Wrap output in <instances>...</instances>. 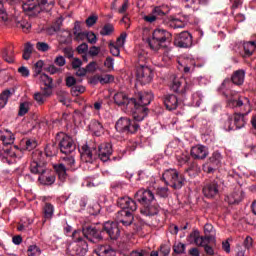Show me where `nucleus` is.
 <instances>
[{
  "instance_id": "obj_1",
  "label": "nucleus",
  "mask_w": 256,
  "mask_h": 256,
  "mask_svg": "<svg viewBox=\"0 0 256 256\" xmlns=\"http://www.w3.org/2000/svg\"><path fill=\"white\" fill-rule=\"evenodd\" d=\"M153 99L154 95L152 92H139L132 98H128L123 92H119L114 96V101L119 107L132 111V119L135 121H144L149 112L147 105H149Z\"/></svg>"
},
{
  "instance_id": "obj_2",
  "label": "nucleus",
  "mask_w": 256,
  "mask_h": 256,
  "mask_svg": "<svg viewBox=\"0 0 256 256\" xmlns=\"http://www.w3.org/2000/svg\"><path fill=\"white\" fill-rule=\"evenodd\" d=\"M120 234L121 231L116 222H105L104 224L96 225L85 224L83 226L84 237L93 243L103 240L105 235L111 240H117L120 237Z\"/></svg>"
},
{
  "instance_id": "obj_3",
  "label": "nucleus",
  "mask_w": 256,
  "mask_h": 256,
  "mask_svg": "<svg viewBox=\"0 0 256 256\" xmlns=\"http://www.w3.org/2000/svg\"><path fill=\"white\" fill-rule=\"evenodd\" d=\"M134 200L140 203V214L146 217H153L159 214L162 210L161 206L157 204L155 195L151 190L140 189L134 194Z\"/></svg>"
},
{
  "instance_id": "obj_4",
  "label": "nucleus",
  "mask_w": 256,
  "mask_h": 256,
  "mask_svg": "<svg viewBox=\"0 0 256 256\" xmlns=\"http://www.w3.org/2000/svg\"><path fill=\"white\" fill-rule=\"evenodd\" d=\"M30 172L35 175H40L38 180L41 184L45 186H51L55 184L56 177L55 175L45 176V172H47V160H45L43 153L38 152L37 160H34L30 164Z\"/></svg>"
},
{
  "instance_id": "obj_5",
  "label": "nucleus",
  "mask_w": 256,
  "mask_h": 256,
  "mask_svg": "<svg viewBox=\"0 0 256 256\" xmlns=\"http://www.w3.org/2000/svg\"><path fill=\"white\" fill-rule=\"evenodd\" d=\"M171 41V32L161 28L154 29L151 38H147L149 47L154 51H158L161 47H166L165 43H170Z\"/></svg>"
},
{
  "instance_id": "obj_6",
  "label": "nucleus",
  "mask_w": 256,
  "mask_h": 256,
  "mask_svg": "<svg viewBox=\"0 0 256 256\" xmlns=\"http://www.w3.org/2000/svg\"><path fill=\"white\" fill-rule=\"evenodd\" d=\"M162 180L165 185L170 186L175 190H180L185 184V177L176 169H168L162 175Z\"/></svg>"
},
{
  "instance_id": "obj_7",
  "label": "nucleus",
  "mask_w": 256,
  "mask_h": 256,
  "mask_svg": "<svg viewBox=\"0 0 256 256\" xmlns=\"http://www.w3.org/2000/svg\"><path fill=\"white\" fill-rule=\"evenodd\" d=\"M141 121H137L133 118L131 120L130 118L127 117H121L115 125L116 131L121 134H126V135H135L140 129V123Z\"/></svg>"
},
{
  "instance_id": "obj_8",
  "label": "nucleus",
  "mask_w": 256,
  "mask_h": 256,
  "mask_svg": "<svg viewBox=\"0 0 256 256\" xmlns=\"http://www.w3.org/2000/svg\"><path fill=\"white\" fill-rule=\"evenodd\" d=\"M56 141L60 152L66 156L72 155L76 151V144L72 137L65 134L64 132H58L56 134Z\"/></svg>"
},
{
  "instance_id": "obj_9",
  "label": "nucleus",
  "mask_w": 256,
  "mask_h": 256,
  "mask_svg": "<svg viewBox=\"0 0 256 256\" xmlns=\"http://www.w3.org/2000/svg\"><path fill=\"white\" fill-rule=\"evenodd\" d=\"M63 163L54 164L53 168L56 174L58 175V179L61 182H65L67 179V171L68 170H75V159L73 155H67L65 157H62Z\"/></svg>"
},
{
  "instance_id": "obj_10",
  "label": "nucleus",
  "mask_w": 256,
  "mask_h": 256,
  "mask_svg": "<svg viewBox=\"0 0 256 256\" xmlns=\"http://www.w3.org/2000/svg\"><path fill=\"white\" fill-rule=\"evenodd\" d=\"M192 88V80L186 77L174 78L170 85V89L181 96H184L186 92L192 90Z\"/></svg>"
},
{
  "instance_id": "obj_11",
  "label": "nucleus",
  "mask_w": 256,
  "mask_h": 256,
  "mask_svg": "<svg viewBox=\"0 0 256 256\" xmlns=\"http://www.w3.org/2000/svg\"><path fill=\"white\" fill-rule=\"evenodd\" d=\"M221 185H223V180L221 178H215L212 181L205 183L202 188V193L204 197L208 199H213L219 196Z\"/></svg>"
},
{
  "instance_id": "obj_12",
  "label": "nucleus",
  "mask_w": 256,
  "mask_h": 256,
  "mask_svg": "<svg viewBox=\"0 0 256 256\" xmlns=\"http://www.w3.org/2000/svg\"><path fill=\"white\" fill-rule=\"evenodd\" d=\"M250 110L246 113L235 112L234 116H229L226 122V127H228L229 131H235L236 129H243L247 123V115Z\"/></svg>"
},
{
  "instance_id": "obj_13",
  "label": "nucleus",
  "mask_w": 256,
  "mask_h": 256,
  "mask_svg": "<svg viewBox=\"0 0 256 256\" xmlns=\"http://www.w3.org/2000/svg\"><path fill=\"white\" fill-rule=\"evenodd\" d=\"M81 234H83V228L82 231L76 230L72 234V238L76 242V245L72 248V255L85 256L88 251V244L81 238Z\"/></svg>"
},
{
  "instance_id": "obj_14",
  "label": "nucleus",
  "mask_w": 256,
  "mask_h": 256,
  "mask_svg": "<svg viewBox=\"0 0 256 256\" xmlns=\"http://www.w3.org/2000/svg\"><path fill=\"white\" fill-rule=\"evenodd\" d=\"M221 160H223V156H221L219 151L213 152L212 156L203 165V171L207 174L215 173L221 167Z\"/></svg>"
},
{
  "instance_id": "obj_15",
  "label": "nucleus",
  "mask_w": 256,
  "mask_h": 256,
  "mask_svg": "<svg viewBox=\"0 0 256 256\" xmlns=\"http://www.w3.org/2000/svg\"><path fill=\"white\" fill-rule=\"evenodd\" d=\"M153 71L145 65L136 67V80L142 85H146L153 80Z\"/></svg>"
},
{
  "instance_id": "obj_16",
  "label": "nucleus",
  "mask_w": 256,
  "mask_h": 256,
  "mask_svg": "<svg viewBox=\"0 0 256 256\" xmlns=\"http://www.w3.org/2000/svg\"><path fill=\"white\" fill-rule=\"evenodd\" d=\"M193 44V37L188 31H182L176 34L174 38V45L179 48H189Z\"/></svg>"
},
{
  "instance_id": "obj_17",
  "label": "nucleus",
  "mask_w": 256,
  "mask_h": 256,
  "mask_svg": "<svg viewBox=\"0 0 256 256\" xmlns=\"http://www.w3.org/2000/svg\"><path fill=\"white\" fill-rule=\"evenodd\" d=\"M81 159L85 160L86 163H91L97 159V148L95 145L84 144L79 150Z\"/></svg>"
},
{
  "instance_id": "obj_18",
  "label": "nucleus",
  "mask_w": 256,
  "mask_h": 256,
  "mask_svg": "<svg viewBox=\"0 0 256 256\" xmlns=\"http://www.w3.org/2000/svg\"><path fill=\"white\" fill-rule=\"evenodd\" d=\"M112 153V145L110 143H103L97 149V158H100L102 162H107L111 160Z\"/></svg>"
},
{
  "instance_id": "obj_19",
  "label": "nucleus",
  "mask_w": 256,
  "mask_h": 256,
  "mask_svg": "<svg viewBox=\"0 0 256 256\" xmlns=\"http://www.w3.org/2000/svg\"><path fill=\"white\" fill-rule=\"evenodd\" d=\"M190 155L194 160H205L209 156V149L204 145L191 148Z\"/></svg>"
},
{
  "instance_id": "obj_20",
  "label": "nucleus",
  "mask_w": 256,
  "mask_h": 256,
  "mask_svg": "<svg viewBox=\"0 0 256 256\" xmlns=\"http://www.w3.org/2000/svg\"><path fill=\"white\" fill-rule=\"evenodd\" d=\"M117 204L120 208H122V210H126V211L130 210V211L134 212L138 208L135 200H132V198L129 196L119 197Z\"/></svg>"
},
{
  "instance_id": "obj_21",
  "label": "nucleus",
  "mask_w": 256,
  "mask_h": 256,
  "mask_svg": "<svg viewBox=\"0 0 256 256\" xmlns=\"http://www.w3.org/2000/svg\"><path fill=\"white\" fill-rule=\"evenodd\" d=\"M163 103L165 108L169 111L176 110L180 105L178 97L174 94L164 96Z\"/></svg>"
},
{
  "instance_id": "obj_22",
  "label": "nucleus",
  "mask_w": 256,
  "mask_h": 256,
  "mask_svg": "<svg viewBox=\"0 0 256 256\" xmlns=\"http://www.w3.org/2000/svg\"><path fill=\"white\" fill-rule=\"evenodd\" d=\"M27 11H35L41 13L44 11H49V1L48 0H37L34 4H28Z\"/></svg>"
},
{
  "instance_id": "obj_23",
  "label": "nucleus",
  "mask_w": 256,
  "mask_h": 256,
  "mask_svg": "<svg viewBox=\"0 0 256 256\" xmlns=\"http://www.w3.org/2000/svg\"><path fill=\"white\" fill-rule=\"evenodd\" d=\"M117 219L124 226H130L133 223L134 216L129 210H119Z\"/></svg>"
},
{
  "instance_id": "obj_24",
  "label": "nucleus",
  "mask_w": 256,
  "mask_h": 256,
  "mask_svg": "<svg viewBox=\"0 0 256 256\" xmlns=\"http://www.w3.org/2000/svg\"><path fill=\"white\" fill-rule=\"evenodd\" d=\"M40 79L46 87L44 90V95L49 96L52 93L51 88H53V79L46 74H41Z\"/></svg>"
},
{
  "instance_id": "obj_25",
  "label": "nucleus",
  "mask_w": 256,
  "mask_h": 256,
  "mask_svg": "<svg viewBox=\"0 0 256 256\" xmlns=\"http://www.w3.org/2000/svg\"><path fill=\"white\" fill-rule=\"evenodd\" d=\"M59 153V145L57 143L52 142L46 145L45 147V156L46 157H55Z\"/></svg>"
},
{
  "instance_id": "obj_26",
  "label": "nucleus",
  "mask_w": 256,
  "mask_h": 256,
  "mask_svg": "<svg viewBox=\"0 0 256 256\" xmlns=\"http://www.w3.org/2000/svg\"><path fill=\"white\" fill-rule=\"evenodd\" d=\"M98 256H116V252L110 246H99L94 251Z\"/></svg>"
},
{
  "instance_id": "obj_27",
  "label": "nucleus",
  "mask_w": 256,
  "mask_h": 256,
  "mask_svg": "<svg viewBox=\"0 0 256 256\" xmlns=\"http://www.w3.org/2000/svg\"><path fill=\"white\" fill-rule=\"evenodd\" d=\"M90 130L94 133L96 137H100L104 133L103 125L97 120L91 121Z\"/></svg>"
},
{
  "instance_id": "obj_28",
  "label": "nucleus",
  "mask_w": 256,
  "mask_h": 256,
  "mask_svg": "<svg viewBox=\"0 0 256 256\" xmlns=\"http://www.w3.org/2000/svg\"><path fill=\"white\" fill-rule=\"evenodd\" d=\"M245 79V71L244 70H237L232 74L231 81L235 85H242Z\"/></svg>"
},
{
  "instance_id": "obj_29",
  "label": "nucleus",
  "mask_w": 256,
  "mask_h": 256,
  "mask_svg": "<svg viewBox=\"0 0 256 256\" xmlns=\"http://www.w3.org/2000/svg\"><path fill=\"white\" fill-rule=\"evenodd\" d=\"M243 49H244V54L242 55V57L243 58L250 57L256 49V42L255 41L244 42Z\"/></svg>"
},
{
  "instance_id": "obj_30",
  "label": "nucleus",
  "mask_w": 256,
  "mask_h": 256,
  "mask_svg": "<svg viewBox=\"0 0 256 256\" xmlns=\"http://www.w3.org/2000/svg\"><path fill=\"white\" fill-rule=\"evenodd\" d=\"M74 35L77 37H80L81 35L85 36L87 38V41L92 45L96 44V42H97V37L94 34V32H92V31L78 32V33H77V31H74Z\"/></svg>"
},
{
  "instance_id": "obj_31",
  "label": "nucleus",
  "mask_w": 256,
  "mask_h": 256,
  "mask_svg": "<svg viewBox=\"0 0 256 256\" xmlns=\"http://www.w3.org/2000/svg\"><path fill=\"white\" fill-rule=\"evenodd\" d=\"M55 212V208L53 204H49V202H46V204L43 207V217L45 220H50L53 218V213Z\"/></svg>"
},
{
  "instance_id": "obj_32",
  "label": "nucleus",
  "mask_w": 256,
  "mask_h": 256,
  "mask_svg": "<svg viewBox=\"0 0 256 256\" xmlns=\"http://www.w3.org/2000/svg\"><path fill=\"white\" fill-rule=\"evenodd\" d=\"M34 46L31 44V42H26L23 50V56L22 58L24 60H30L31 55L33 54Z\"/></svg>"
},
{
  "instance_id": "obj_33",
  "label": "nucleus",
  "mask_w": 256,
  "mask_h": 256,
  "mask_svg": "<svg viewBox=\"0 0 256 256\" xmlns=\"http://www.w3.org/2000/svg\"><path fill=\"white\" fill-rule=\"evenodd\" d=\"M243 99H244L245 102L241 98H239V99H230L228 101V106L231 107V108H237V107H241V106L246 105V104L249 103V100L247 98H243Z\"/></svg>"
},
{
  "instance_id": "obj_34",
  "label": "nucleus",
  "mask_w": 256,
  "mask_h": 256,
  "mask_svg": "<svg viewBox=\"0 0 256 256\" xmlns=\"http://www.w3.org/2000/svg\"><path fill=\"white\" fill-rule=\"evenodd\" d=\"M226 201L229 205H238L242 201V198L237 192H234L227 196Z\"/></svg>"
},
{
  "instance_id": "obj_35",
  "label": "nucleus",
  "mask_w": 256,
  "mask_h": 256,
  "mask_svg": "<svg viewBox=\"0 0 256 256\" xmlns=\"http://www.w3.org/2000/svg\"><path fill=\"white\" fill-rule=\"evenodd\" d=\"M10 97H11L10 90H5L0 94V109L4 108L7 105Z\"/></svg>"
},
{
  "instance_id": "obj_36",
  "label": "nucleus",
  "mask_w": 256,
  "mask_h": 256,
  "mask_svg": "<svg viewBox=\"0 0 256 256\" xmlns=\"http://www.w3.org/2000/svg\"><path fill=\"white\" fill-rule=\"evenodd\" d=\"M115 31L112 23H106L100 31L101 36H110Z\"/></svg>"
},
{
  "instance_id": "obj_37",
  "label": "nucleus",
  "mask_w": 256,
  "mask_h": 256,
  "mask_svg": "<svg viewBox=\"0 0 256 256\" xmlns=\"http://www.w3.org/2000/svg\"><path fill=\"white\" fill-rule=\"evenodd\" d=\"M38 147V142L35 139H27L25 146L22 148L23 151H33Z\"/></svg>"
},
{
  "instance_id": "obj_38",
  "label": "nucleus",
  "mask_w": 256,
  "mask_h": 256,
  "mask_svg": "<svg viewBox=\"0 0 256 256\" xmlns=\"http://www.w3.org/2000/svg\"><path fill=\"white\" fill-rule=\"evenodd\" d=\"M186 172H192L193 175L199 174L201 172V167L198 165L196 161H192L188 168L186 169Z\"/></svg>"
},
{
  "instance_id": "obj_39",
  "label": "nucleus",
  "mask_w": 256,
  "mask_h": 256,
  "mask_svg": "<svg viewBox=\"0 0 256 256\" xmlns=\"http://www.w3.org/2000/svg\"><path fill=\"white\" fill-rule=\"evenodd\" d=\"M0 156L2 157V159L4 160H7L8 157H15L16 156V153L13 152L12 148H3L1 151H0Z\"/></svg>"
},
{
  "instance_id": "obj_40",
  "label": "nucleus",
  "mask_w": 256,
  "mask_h": 256,
  "mask_svg": "<svg viewBox=\"0 0 256 256\" xmlns=\"http://www.w3.org/2000/svg\"><path fill=\"white\" fill-rule=\"evenodd\" d=\"M41 253L42 251L37 245H31L28 247V250H27L28 256H40Z\"/></svg>"
},
{
  "instance_id": "obj_41",
  "label": "nucleus",
  "mask_w": 256,
  "mask_h": 256,
  "mask_svg": "<svg viewBox=\"0 0 256 256\" xmlns=\"http://www.w3.org/2000/svg\"><path fill=\"white\" fill-rule=\"evenodd\" d=\"M86 88L82 85H75L74 87L71 88V95L74 97L79 96L80 94L84 93Z\"/></svg>"
},
{
  "instance_id": "obj_42",
  "label": "nucleus",
  "mask_w": 256,
  "mask_h": 256,
  "mask_svg": "<svg viewBox=\"0 0 256 256\" xmlns=\"http://www.w3.org/2000/svg\"><path fill=\"white\" fill-rule=\"evenodd\" d=\"M1 141L4 146H11L15 142V137L13 134H11L9 136H1Z\"/></svg>"
},
{
  "instance_id": "obj_43",
  "label": "nucleus",
  "mask_w": 256,
  "mask_h": 256,
  "mask_svg": "<svg viewBox=\"0 0 256 256\" xmlns=\"http://www.w3.org/2000/svg\"><path fill=\"white\" fill-rule=\"evenodd\" d=\"M120 47H122V46H118V44L117 43L114 44V42H110V44H109L110 52L115 57L120 56Z\"/></svg>"
},
{
  "instance_id": "obj_44",
  "label": "nucleus",
  "mask_w": 256,
  "mask_h": 256,
  "mask_svg": "<svg viewBox=\"0 0 256 256\" xmlns=\"http://www.w3.org/2000/svg\"><path fill=\"white\" fill-rule=\"evenodd\" d=\"M28 112H29V103L28 102L21 103L19 106V112H18L19 117H24V115L27 114Z\"/></svg>"
},
{
  "instance_id": "obj_45",
  "label": "nucleus",
  "mask_w": 256,
  "mask_h": 256,
  "mask_svg": "<svg viewBox=\"0 0 256 256\" xmlns=\"http://www.w3.org/2000/svg\"><path fill=\"white\" fill-rule=\"evenodd\" d=\"M81 81H82L81 79L76 80L73 76L66 77L65 79L66 86L71 89L77 84V82H81Z\"/></svg>"
},
{
  "instance_id": "obj_46",
  "label": "nucleus",
  "mask_w": 256,
  "mask_h": 256,
  "mask_svg": "<svg viewBox=\"0 0 256 256\" xmlns=\"http://www.w3.org/2000/svg\"><path fill=\"white\" fill-rule=\"evenodd\" d=\"M169 188L168 187H159L156 190V194L161 198H167L168 197Z\"/></svg>"
},
{
  "instance_id": "obj_47",
  "label": "nucleus",
  "mask_w": 256,
  "mask_h": 256,
  "mask_svg": "<svg viewBox=\"0 0 256 256\" xmlns=\"http://www.w3.org/2000/svg\"><path fill=\"white\" fill-rule=\"evenodd\" d=\"M189 160H190V155L187 153H183L177 156V161L181 165L187 164Z\"/></svg>"
},
{
  "instance_id": "obj_48",
  "label": "nucleus",
  "mask_w": 256,
  "mask_h": 256,
  "mask_svg": "<svg viewBox=\"0 0 256 256\" xmlns=\"http://www.w3.org/2000/svg\"><path fill=\"white\" fill-rule=\"evenodd\" d=\"M186 245L183 243H178L177 245L173 246V251L176 254H183L185 253Z\"/></svg>"
},
{
  "instance_id": "obj_49",
  "label": "nucleus",
  "mask_w": 256,
  "mask_h": 256,
  "mask_svg": "<svg viewBox=\"0 0 256 256\" xmlns=\"http://www.w3.org/2000/svg\"><path fill=\"white\" fill-rule=\"evenodd\" d=\"M61 30V20H56L53 25L49 28V33L53 34L55 32H59Z\"/></svg>"
},
{
  "instance_id": "obj_50",
  "label": "nucleus",
  "mask_w": 256,
  "mask_h": 256,
  "mask_svg": "<svg viewBox=\"0 0 256 256\" xmlns=\"http://www.w3.org/2000/svg\"><path fill=\"white\" fill-rule=\"evenodd\" d=\"M36 48L40 52H47L50 49L49 44H47V42H37Z\"/></svg>"
},
{
  "instance_id": "obj_51",
  "label": "nucleus",
  "mask_w": 256,
  "mask_h": 256,
  "mask_svg": "<svg viewBox=\"0 0 256 256\" xmlns=\"http://www.w3.org/2000/svg\"><path fill=\"white\" fill-rule=\"evenodd\" d=\"M152 13L154 14L155 18L159 19V17H164L165 12L160 6H156L153 8Z\"/></svg>"
},
{
  "instance_id": "obj_52",
  "label": "nucleus",
  "mask_w": 256,
  "mask_h": 256,
  "mask_svg": "<svg viewBox=\"0 0 256 256\" xmlns=\"http://www.w3.org/2000/svg\"><path fill=\"white\" fill-rule=\"evenodd\" d=\"M88 212L90 215H98V213L100 212L99 204H93V206H89Z\"/></svg>"
},
{
  "instance_id": "obj_53",
  "label": "nucleus",
  "mask_w": 256,
  "mask_h": 256,
  "mask_svg": "<svg viewBox=\"0 0 256 256\" xmlns=\"http://www.w3.org/2000/svg\"><path fill=\"white\" fill-rule=\"evenodd\" d=\"M97 20H98L97 15H91L86 19V24L88 27H92L96 24Z\"/></svg>"
},
{
  "instance_id": "obj_54",
  "label": "nucleus",
  "mask_w": 256,
  "mask_h": 256,
  "mask_svg": "<svg viewBox=\"0 0 256 256\" xmlns=\"http://www.w3.org/2000/svg\"><path fill=\"white\" fill-rule=\"evenodd\" d=\"M170 27L172 28H184V23L179 19H173L170 21Z\"/></svg>"
},
{
  "instance_id": "obj_55",
  "label": "nucleus",
  "mask_w": 256,
  "mask_h": 256,
  "mask_svg": "<svg viewBox=\"0 0 256 256\" xmlns=\"http://www.w3.org/2000/svg\"><path fill=\"white\" fill-rule=\"evenodd\" d=\"M2 58L8 63H14V56L11 55L8 51H4L2 53Z\"/></svg>"
},
{
  "instance_id": "obj_56",
  "label": "nucleus",
  "mask_w": 256,
  "mask_h": 256,
  "mask_svg": "<svg viewBox=\"0 0 256 256\" xmlns=\"http://www.w3.org/2000/svg\"><path fill=\"white\" fill-rule=\"evenodd\" d=\"M114 80V77L112 75H105L103 77H100L99 76V82L101 84H107V83H110Z\"/></svg>"
},
{
  "instance_id": "obj_57",
  "label": "nucleus",
  "mask_w": 256,
  "mask_h": 256,
  "mask_svg": "<svg viewBox=\"0 0 256 256\" xmlns=\"http://www.w3.org/2000/svg\"><path fill=\"white\" fill-rule=\"evenodd\" d=\"M193 103H195L196 106L200 107L202 103V97L199 93H195L192 95Z\"/></svg>"
},
{
  "instance_id": "obj_58",
  "label": "nucleus",
  "mask_w": 256,
  "mask_h": 256,
  "mask_svg": "<svg viewBox=\"0 0 256 256\" xmlns=\"http://www.w3.org/2000/svg\"><path fill=\"white\" fill-rule=\"evenodd\" d=\"M170 252H171V248L168 245H161L160 246V253L163 256H169Z\"/></svg>"
},
{
  "instance_id": "obj_59",
  "label": "nucleus",
  "mask_w": 256,
  "mask_h": 256,
  "mask_svg": "<svg viewBox=\"0 0 256 256\" xmlns=\"http://www.w3.org/2000/svg\"><path fill=\"white\" fill-rule=\"evenodd\" d=\"M126 38H127V34H126V32H123V33L121 34V36L117 39L116 44H117L118 46L123 47L124 44H125Z\"/></svg>"
},
{
  "instance_id": "obj_60",
  "label": "nucleus",
  "mask_w": 256,
  "mask_h": 256,
  "mask_svg": "<svg viewBox=\"0 0 256 256\" xmlns=\"http://www.w3.org/2000/svg\"><path fill=\"white\" fill-rule=\"evenodd\" d=\"M88 51V44H86L85 42H83V44H80L77 47V52L79 54H85Z\"/></svg>"
},
{
  "instance_id": "obj_61",
  "label": "nucleus",
  "mask_w": 256,
  "mask_h": 256,
  "mask_svg": "<svg viewBox=\"0 0 256 256\" xmlns=\"http://www.w3.org/2000/svg\"><path fill=\"white\" fill-rule=\"evenodd\" d=\"M63 53L68 59L73 58L74 52L69 46L67 48H63Z\"/></svg>"
},
{
  "instance_id": "obj_62",
  "label": "nucleus",
  "mask_w": 256,
  "mask_h": 256,
  "mask_svg": "<svg viewBox=\"0 0 256 256\" xmlns=\"http://www.w3.org/2000/svg\"><path fill=\"white\" fill-rule=\"evenodd\" d=\"M100 52V48L98 46H91L89 50V55L92 57H96Z\"/></svg>"
},
{
  "instance_id": "obj_63",
  "label": "nucleus",
  "mask_w": 256,
  "mask_h": 256,
  "mask_svg": "<svg viewBox=\"0 0 256 256\" xmlns=\"http://www.w3.org/2000/svg\"><path fill=\"white\" fill-rule=\"evenodd\" d=\"M252 244H253L252 238L247 236L243 242V246L245 247V249L249 250L252 247Z\"/></svg>"
},
{
  "instance_id": "obj_64",
  "label": "nucleus",
  "mask_w": 256,
  "mask_h": 256,
  "mask_svg": "<svg viewBox=\"0 0 256 256\" xmlns=\"http://www.w3.org/2000/svg\"><path fill=\"white\" fill-rule=\"evenodd\" d=\"M54 63H55L56 65L60 66V67H63V66L65 65L66 61H65L64 57L59 56V57H57V58L55 59Z\"/></svg>"
}]
</instances>
